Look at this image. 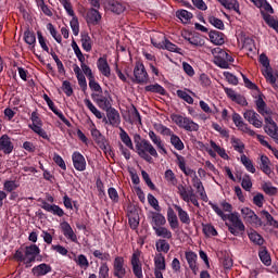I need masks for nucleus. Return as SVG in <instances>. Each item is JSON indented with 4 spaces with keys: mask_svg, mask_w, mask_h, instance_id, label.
I'll return each instance as SVG.
<instances>
[{
    "mask_svg": "<svg viewBox=\"0 0 278 278\" xmlns=\"http://www.w3.org/2000/svg\"><path fill=\"white\" fill-rule=\"evenodd\" d=\"M47 29L50 33V35L52 36V38H54V40L59 43L62 45V35H60L58 33V30L55 29V26H53V24L48 23L47 24Z\"/></svg>",
    "mask_w": 278,
    "mask_h": 278,
    "instance_id": "52",
    "label": "nucleus"
},
{
    "mask_svg": "<svg viewBox=\"0 0 278 278\" xmlns=\"http://www.w3.org/2000/svg\"><path fill=\"white\" fill-rule=\"evenodd\" d=\"M249 240L253 242V244H256V247H263L264 245V237L260 235L256 230H251L248 232Z\"/></svg>",
    "mask_w": 278,
    "mask_h": 278,
    "instance_id": "37",
    "label": "nucleus"
},
{
    "mask_svg": "<svg viewBox=\"0 0 278 278\" xmlns=\"http://www.w3.org/2000/svg\"><path fill=\"white\" fill-rule=\"evenodd\" d=\"M43 101H46L48 108L51 110V112H53V114H55V116H58L60 118V121H62V123H64V125H66V127H72L73 125L71 124V122L66 118V116H64V113H62V111L58 110V108L55 106V103H53V101L51 100V98H49L47 96V93L43 94Z\"/></svg>",
    "mask_w": 278,
    "mask_h": 278,
    "instance_id": "13",
    "label": "nucleus"
},
{
    "mask_svg": "<svg viewBox=\"0 0 278 278\" xmlns=\"http://www.w3.org/2000/svg\"><path fill=\"white\" fill-rule=\"evenodd\" d=\"M87 23L99 25L101 22V12H99V9L91 8L87 13Z\"/></svg>",
    "mask_w": 278,
    "mask_h": 278,
    "instance_id": "26",
    "label": "nucleus"
},
{
    "mask_svg": "<svg viewBox=\"0 0 278 278\" xmlns=\"http://www.w3.org/2000/svg\"><path fill=\"white\" fill-rule=\"evenodd\" d=\"M72 162L75 170H78L79 173H84V170H86V157L79 151L73 152Z\"/></svg>",
    "mask_w": 278,
    "mask_h": 278,
    "instance_id": "17",
    "label": "nucleus"
},
{
    "mask_svg": "<svg viewBox=\"0 0 278 278\" xmlns=\"http://www.w3.org/2000/svg\"><path fill=\"white\" fill-rule=\"evenodd\" d=\"M188 92H190L191 94H194V92H192L188 88H185V90L178 89L176 91V94H177L178 99H181L182 101H185L189 105H192L194 103V99L191 96H189Z\"/></svg>",
    "mask_w": 278,
    "mask_h": 278,
    "instance_id": "31",
    "label": "nucleus"
},
{
    "mask_svg": "<svg viewBox=\"0 0 278 278\" xmlns=\"http://www.w3.org/2000/svg\"><path fill=\"white\" fill-rule=\"evenodd\" d=\"M61 229L63 231V236H65L67 240H71V242H77V235L68 222L61 223Z\"/></svg>",
    "mask_w": 278,
    "mask_h": 278,
    "instance_id": "23",
    "label": "nucleus"
},
{
    "mask_svg": "<svg viewBox=\"0 0 278 278\" xmlns=\"http://www.w3.org/2000/svg\"><path fill=\"white\" fill-rule=\"evenodd\" d=\"M239 181H241V188L245 190V192H251V188H253V181H251V176L249 174H245L242 178V176H237Z\"/></svg>",
    "mask_w": 278,
    "mask_h": 278,
    "instance_id": "39",
    "label": "nucleus"
},
{
    "mask_svg": "<svg viewBox=\"0 0 278 278\" xmlns=\"http://www.w3.org/2000/svg\"><path fill=\"white\" fill-rule=\"evenodd\" d=\"M99 278H110V266L108 263H101L99 267Z\"/></svg>",
    "mask_w": 278,
    "mask_h": 278,
    "instance_id": "63",
    "label": "nucleus"
},
{
    "mask_svg": "<svg viewBox=\"0 0 278 278\" xmlns=\"http://www.w3.org/2000/svg\"><path fill=\"white\" fill-rule=\"evenodd\" d=\"M24 40L26 42V45H30L34 47H36V34L29 29H27L26 31H24Z\"/></svg>",
    "mask_w": 278,
    "mask_h": 278,
    "instance_id": "53",
    "label": "nucleus"
},
{
    "mask_svg": "<svg viewBox=\"0 0 278 278\" xmlns=\"http://www.w3.org/2000/svg\"><path fill=\"white\" fill-rule=\"evenodd\" d=\"M241 215L243 220H245L252 227H262V218L255 214V211L251 210L250 207L241 208Z\"/></svg>",
    "mask_w": 278,
    "mask_h": 278,
    "instance_id": "10",
    "label": "nucleus"
},
{
    "mask_svg": "<svg viewBox=\"0 0 278 278\" xmlns=\"http://www.w3.org/2000/svg\"><path fill=\"white\" fill-rule=\"evenodd\" d=\"M97 66L98 71H100L104 77H110V75H112V70L108 63V56H100L97 61Z\"/></svg>",
    "mask_w": 278,
    "mask_h": 278,
    "instance_id": "21",
    "label": "nucleus"
},
{
    "mask_svg": "<svg viewBox=\"0 0 278 278\" xmlns=\"http://www.w3.org/2000/svg\"><path fill=\"white\" fill-rule=\"evenodd\" d=\"M167 222L173 231H175V229H179V219L177 218V214L173 207H168L167 210Z\"/></svg>",
    "mask_w": 278,
    "mask_h": 278,
    "instance_id": "27",
    "label": "nucleus"
},
{
    "mask_svg": "<svg viewBox=\"0 0 278 278\" xmlns=\"http://www.w3.org/2000/svg\"><path fill=\"white\" fill-rule=\"evenodd\" d=\"M164 45V49H166V51H170L172 53H178L179 55H184V53L181 52V48L177 47V45L170 42V40L165 39L163 41Z\"/></svg>",
    "mask_w": 278,
    "mask_h": 278,
    "instance_id": "49",
    "label": "nucleus"
},
{
    "mask_svg": "<svg viewBox=\"0 0 278 278\" xmlns=\"http://www.w3.org/2000/svg\"><path fill=\"white\" fill-rule=\"evenodd\" d=\"M220 5H223L226 10H233L237 14H241L240 12V2L238 0H217Z\"/></svg>",
    "mask_w": 278,
    "mask_h": 278,
    "instance_id": "28",
    "label": "nucleus"
},
{
    "mask_svg": "<svg viewBox=\"0 0 278 278\" xmlns=\"http://www.w3.org/2000/svg\"><path fill=\"white\" fill-rule=\"evenodd\" d=\"M241 164H243L248 173L255 174V165H253V161H251V159H249V156L245 154L241 155Z\"/></svg>",
    "mask_w": 278,
    "mask_h": 278,
    "instance_id": "47",
    "label": "nucleus"
},
{
    "mask_svg": "<svg viewBox=\"0 0 278 278\" xmlns=\"http://www.w3.org/2000/svg\"><path fill=\"white\" fill-rule=\"evenodd\" d=\"M202 227H203V229H202L203 233L206 235L207 237H210V236H218V231H216V228L213 225H211V224H205V225L202 224Z\"/></svg>",
    "mask_w": 278,
    "mask_h": 278,
    "instance_id": "64",
    "label": "nucleus"
},
{
    "mask_svg": "<svg viewBox=\"0 0 278 278\" xmlns=\"http://www.w3.org/2000/svg\"><path fill=\"white\" fill-rule=\"evenodd\" d=\"M38 255H40V248L36 244H30L26 245L24 250L23 248L16 250L13 257L16 262H23L26 268H31V264L36 262Z\"/></svg>",
    "mask_w": 278,
    "mask_h": 278,
    "instance_id": "3",
    "label": "nucleus"
},
{
    "mask_svg": "<svg viewBox=\"0 0 278 278\" xmlns=\"http://www.w3.org/2000/svg\"><path fill=\"white\" fill-rule=\"evenodd\" d=\"M148 218H151L150 225L152 226L153 231L166 225V217L157 211L156 212L151 211L148 215Z\"/></svg>",
    "mask_w": 278,
    "mask_h": 278,
    "instance_id": "16",
    "label": "nucleus"
},
{
    "mask_svg": "<svg viewBox=\"0 0 278 278\" xmlns=\"http://www.w3.org/2000/svg\"><path fill=\"white\" fill-rule=\"evenodd\" d=\"M140 251H136L130 258V264L132 266V273L137 278H144L142 274V263L140 262Z\"/></svg>",
    "mask_w": 278,
    "mask_h": 278,
    "instance_id": "15",
    "label": "nucleus"
},
{
    "mask_svg": "<svg viewBox=\"0 0 278 278\" xmlns=\"http://www.w3.org/2000/svg\"><path fill=\"white\" fill-rule=\"evenodd\" d=\"M91 136L94 140V142L98 144L99 149L101 151H104V153H109L112 155V147H110V143L108 142V139H105V136L101 134L99 129H97V125L94 123H91Z\"/></svg>",
    "mask_w": 278,
    "mask_h": 278,
    "instance_id": "7",
    "label": "nucleus"
},
{
    "mask_svg": "<svg viewBox=\"0 0 278 278\" xmlns=\"http://www.w3.org/2000/svg\"><path fill=\"white\" fill-rule=\"evenodd\" d=\"M258 257L264 264V266H270L273 264V260L270 258V253H268V249L266 247H261L258 251Z\"/></svg>",
    "mask_w": 278,
    "mask_h": 278,
    "instance_id": "34",
    "label": "nucleus"
},
{
    "mask_svg": "<svg viewBox=\"0 0 278 278\" xmlns=\"http://www.w3.org/2000/svg\"><path fill=\"white\" fill-rule=\"evenodd\" d=\"M170 144L176 149V151H184L186 149V146L184 144V141H181V138L177 135H172L170 137Z\"/></svg>",
    "mask_w": 278,
    "mask_h": 278,
    "instance_id": "48",
    "label": "nucleus"
},
{
    "mask_svg": "<svg viewBox=\"0 0 278 278\" xmlns=\"http://www.w3.org/2000/svg\"><path fill=\"white\" fill-rule=\"evenodd\" d=\"M174 155L176 157L177 166L180 168L181 172H184L185 175L190 176L192 173H194V170L186 168V157H184L177 152H174Z\"/></svg>",
    "mask_w": 278,
    "mask_h": 278,
    "instance_id": "29",
    "label": "nucleus"
},
{
    "mask_svg": "<svg viewBox=\"0 0 278 278\" xmlns=\"http://www.w3.org/2000/svg\"><path fill=\"white\" fill-rule=\"evenodd\" d=\"M74 261L77 266H79V268H83L84 270H87V268L90 266L88 257H86V255L84 254H79Z\"/></svg>",
    "mask_w": 278,
    "mask_h": 278,
    "instance_id": "51",
    "label": "nucleus"
},
{
    "mask_svg": "<svg viewBox=\"0 0 278 278\" xmlns=\"http://www.w3.org/2000/svg\"><path fill=\"white\" fill-rule=\"evenodd\" d=\"M134 142L136 147L137 154L141 160H144L149 164L153 163V157H159L157 150L151 143V141L147 139H142V137L138 134L134 136Z\"/></svg>",
    "mask_w": 278,
    "mask_h": 278,
    "instance_id": "2",
    "label": "nucleus"
},
{
    "mask_svg": "<svg viewBox=\"0 0 278 278\" xmlns=\"http://www.w3.org/2000/svg\"><path fill=\"white\" fill-rule=\"evenodd\" d=\"M212 53L214 55L213 62L219 68H229V64L233 62V56L220 48L213 49Z\"/></svg>",
    "mask_w": 278,
    "mask_h": 278,
    "instance_id": "6",
    "label": "nucleus"
},
{
    "mask_svg": "<svg viewBox=\"0 0 278 278\" xmlns=\"http://www.w3.org/2000/svg\"><path fill=\"white\" fill-rule=\"evenodd\" d=\"M164 179L172 184V186H177V176L175 175V172L173 169H167L164 174Z\"/></svg>",
    "mask_w": 278,
    "mask_h": 278,
    "instance_id": "59",
    "label": "nucleus"
},
{
    "mask_svg": "<svg viewBox=\"0 0 278 278\" xmlns=\"http://www.w3.org/2000/svg\"><path fill=\"white\" fill-rule=\"evenodd\" d=\"M84 103H85L86 108H88V110L91 113H93V116H96V118H99V119L103 118V113H101V111H99L97 109V106H94V104L92 103V101H90V99H88V98L85 99Z\"/></svg>",
    "mask_w": 278,
    "mask_h": 278,
    "instance_id": "44",
    "label": "nucleus"
},
{
    "mask_svg": "<svg viewBox=\"0 0 278 278\" xmlns=\"http://www.w3.org/2000/svg\"><path fill=\"white\" fill-rule=\"evenodd\" d=\"M260 168L265 175H270L273 169H270V159L266 155H261Z\"/></svg>",
    "mask_w": 278,
    "mask_h": 278,
    "instance_id": "40",
    "label": "nucleus"
},
{
    "mask_svg": "<svg viewBox=\"0 0 278 278\" xmlns=\"http://www.w3.org/2000/svg\"><path fill=\"white\" fill-rule=\"evenodd\" d=\"M211 147L219 155V157H223V160H229V155L225 149L220 148V146L216 144V142L211 140Z\"/></svg>",
    "mask_w": 278,
    "mask_h": 278,
    "instance_id": "54",
    "label": "nucleus"
},
{
    "mask_svg": "<svg viewBox=\"0 0 278 278\" xmlns=\"http://www.w3.org/2000/svg\"><path fill=\"white\" fill-rule=\"evenodd\" d=\"M21 185L16 182V180H5L3 184V190L5 192H12L13 190H16Z\"/></svg>",
    "mask_w": 278,
    "mask_h": 278,
    "instance_id": "61",
    "label": "nucleus"
},
{
    "mask_svg": "<svg viewBox=\"0 0 278 278\" xmlns=\"http://www.w3.org/2000/svg\"><path fill=\"white\" fill-rule=\"evenodd\" d=\"M258 62L264 66L263 76L266 79L267 84L278 88V71L273 72V67H270V60L265 53L260 55Z\"/></svg>",
    "mask_w": 278,
    "mask_h": 278,
    "instance_id": "4",
    "label": "nucleus"
},
{
    "mask_svg": "<svg viewBox=\"0 0 278 278\" xmlns=\"http://www.w3.org/2000/svg\"><path fill=\"white\" fill-rule=\"evenodd\" d=\"M113 276L116 278L127 277V267L123 256H116L113 261Z\"/></svg>",
    "mask_w": 278,
    "mask_h": 278,
    "instance_id": "11",
    "label": "nucleus"
},
{
    "mask_svg": "<svg viewBox=\"0 0 278 278\" xmlns=\"http://www.w3.org/2000/svg\"><path fill=\"white\" fill-rule=\"evenodd\" d=\"M256 8H263L265 12H269V14H275V10L273 9V5L268 3L266 0H250Z\"/></svg>",
    "mask_w": 278,
    "mask_h": 278,
    "instance_id": "42",
    "label": "nucleus"
},
{
    "mask_svg": "<svg viewBox=\"0 0 278 278\" xmlns=\"http://www.w3.org/2000/svg\"><path fill=\"white\" fill-rule=\"evenodd\" d=\"M31 131H34L35 134H38V136L43 140H48V141L51 140V135L47 134V131L43 130L42 126H34Z\"/></svg>",
    "mask_w": 278,
    "mask_h": 278,
    "instance_id": "60",
    "label": "nucleus"
},
{
    "mask_svg": "<svg viewBox=\"0 0 278 278\" xmlns=\"http://www.w3.org/2000/svg\"><path fill=\"white\" fill-rule=\"evenodd\" d=\"M208 205L212 207L213 212L222 218V220L226 222V227H228V231L232 236H244V231H247V226H244V223L240 218V213L238 212H232L233 206L229 204L228 202H222V207H218V204L208 202ZM229 212L230 214H225L224 212ZM228 220V223H227Z\"/></svg>",
    "mask_w": 278,
    "mask_h": 278,
    "instance_id": "1",
    "label": "nucleus"
},
{
    "mask_svg": "<svg viewBox=\"0 0 278 278\" xmlns=\"http://www.w3.org/2000/svg\"><path fill=\"white\" fill-rule=\"evenodd\" d=\"M109 5L111 12H113L114 14H123V12H125V7L118 1L113 0L109 3Z\"/></svg>",
    "mask_w": 278,
    "mask_h": 278,
    "instance_id": "50",
    "label": "nucleus"
},
{
    "mask_svg": "<svg viewBox=\"0 0 278 278\" xmlns=\"http://www.w3.org/2000/svg\"><path fill=\"white\" fill-rule=\"evenodd\" d=\"M231 144H232L235 151H237L238 153H241V154L244 153V142H242V140H240L236 137H232Z\"/></svg>",
    "mask_w": 278,
    "mask_h": 278,
    "instance_id": "57",
    "label": "nucleus"
},
{
    "mask_svg": "<svg viewBox=\"0 0 278 278\" xmlns=\"http://www.w3.org/2000/svg\"><path fill=\"white\" fill-rule=\"evenodd\" d=\"M106 112V117L103 118V123H109L112 127H118L121 125V114L116 111V109L111 108L104 110Z\"/></svg>",
    "mask_w": 278,
    "mask_h": 278,
    "instance_id": "14",
    "label": "nucleus"
},
{
    "mask_svg": "<svg viewBox=\"0 0 278 278\" xmlns=\"http://www.w3.org/2000/svg\"><path fill=\"white\" fill-rule=\"evenodd\" d=\"M154 232L159 238H165L166 240H170L173 238V232L164 226L155 228Z\"/></svg>",
    "mask_w": 278,
    "mask_h": 278,
    "instance_id": "46",
    "label": "nucleus"
},
{
    "mask_svg": "<svg viewBox=\"0 0 278 278\" xmlns=\"http://www.w3.org/2000/svg\"><path fill=\"white\" fill-rule=\"evenodd\" d=\"M193 16L194 15L188 10L180 9L176 11V17L179 18V21H181L182 23L184 21L186 23H188V21H192Z\"/></svg>",
    "mask_w": 278,
    "mask_h": 278,
    "instance_id": "45",
    "label": "nucleus"
},
{
    "mask_svg": "<svg viewBox=\"0 0 278 278\" xmlns=\"http://www.w3.org/2000/svg\"><path fill=\"white\" fill-rule=\"evenodd\" d=\"M80 42L84 51H86L87 53H90V51H92V38H90V35H88V33L80 34Z\"/></svg>",
    "mask_w": 278,
    "mask_h": 278,
    "instance_id": "33",
    "label": "nucleus"
},
{
    "mask_svg": "<svg viewBox=\"0 0 278 278\" xmlns=\"http://www.w3.org/2000/svg\"><path fill=\"white\" fill-rule=\"evenodd\" d=\"M146 92H153L154 94H161L162 97H166V89L162 87L160 84L148 85L144 87Z\"/></svg>",
    "mask_w": 278,
    "mask_h": 278,
    "instance_id": "36",
    "label": "nucleus"
},
{
    "mask_svg": "<svg viewBox=\"0 0 278 278\" xmlns=\"http://www.w3.org/2000/svg\"><path fill=\"white\" fill-rule=\"evenodd\" d=\"M185 257L188 262L189 268L192 270L193 275H197L199 273V266H197V260L198 255L197 253L189 251L185 253Z\"/></svg>",
    "mask_w": 278,
    "mask_h": 278,
    "instance_id": "24",
    "label": "nucleus"
},
{
    "mask_svg": "<svg viewBox=\"0 0 278 278\" xmlns=\"http://www.w3.org/2000/svg\"><path fill=\"white\" fill-rule=\"evenodd\" d=\"M119 138L127 149L134 151V142L131 141V137H129V134H127V131L123 128H119Z\"/></svg>",
    "mask_w": 278,
    "mask_h": 278,
    "instance_id": "38",
    "label": "nucleus"
},
{
    "mask_svg": "<svg viewBox=\"0 0 278 278\" xmlns=\"http://www.w3.org/2000/svg\"><path fill=\"white\" fill-rule=\"evenodd\" d=\"M170 118L177 127L180 129H184L185 131H199V124L197 122L192 121V118L182 116L179 114H172Z\"/></svg>",
    "mask_w": 278,
    "mask_h": 278,
    "instance_id": "5",
    "label": "nucleus"
},
{
    "mask_svg": "<svg viewBox=\"0 0 278 278\" xmlns=\"http://www.w3.org/2000/svg\"><path fill=\"white\" fill-rule=\"evenodd\" d=\"M208 23L213 25V27H216V29H220L222 31L225 29V23L216 16H208Z\"/></svg>",
    "mask_w": 278,
    "mask_h": 278,
    "instance_id": "58",
    "label": "nucleus"
},
{
    "mask_svg": "<svg viewBox=\"0 0 278 278\" xmlns=\"http://www.w3.org/2000/svg\"><path fill=\"white\" fill-rule=\"evenodd\" d=\"M41 208L50 214H53L54 216H59L60 218L64 216V210H62V207H60L58 204H50L47 201H42Z\"/></svg>",
    "mask_w": 278,
    "mask_h": 278,
    "instance_id": "20",
    "label": "nucleus"
},
{
    "mask_svg": "<svg viewBox=\"0 0 278 278\" xmlns=\"http://www.w3.org/2000/svg\"><path fill=\"white\" fill-rule=\"evenodd\" d=\"M257 140L261 142L262 147H266V149H269V151H273L276 160H278V150L274 149L268 141L264 139V135H257Z\"/></svg>",
    "mask_w": 278,
    "mask_h": 278,
    "instance_id": "55",
    "label": "nucleus"
},
{
    "mask_svg": "<svg viewBox=\"0 0 278 278\" xmlns=\"http://www.w3.org/2000/svg\"><path fill=\"white\" fill-rule=\"evenodd\" d=\"M30 121L33 124H29V129H34L35 127H42V119L38 116V112L34 111L30 115Z\"/></svg>",
    "mask_w": 278,
    "mask_h": 278,
    "instance_id": "56",
    "label": "nucleus"
},
{
    "mask_svg": "<svg viewBox=\"0 0 278 278\" xmlns=\"http://www.w3.org/2000/svg\"><path fill=\"white\" fill-rule=\"evenodd\" d=\"M0 151H2L4 155H10V153L14 151V143H12L10 136L2 135L0 137Z\"/></svg>",
    "mask_w": 278,
    "mask_h": 278,
    "instance_id": "19",
    "label": "nucleus"
},
{
    "mask_svg": "<svg viewBox=\"0 0 278 278\" xmlns=\"http://www.w3.org/2000/svg\"><path fill=\"white\" fill-rule=\"evenodd\" d=\"M243 117L250 125H253V127H256V129H262L263 122L260 121V114L255 112L254 110H248L244 112Z\"/></svg>",
    "mask_w": 278,
    "mask_h": 278,
    "instance_id": "18",
    "label": "nucleus"
},
{
    "mask_svg": "<svg viewBox=\"0 0 278 278\" xmlns=\"http://www.w3.org/2000/svg\"><path fill=\"white\" fill-rule=\"evenodd\" d=\"M208 38L213 45H225V34L218 31V30H211L208 33Z\"/></svg>",
    "mask_w": 278,
    "mask_h": 278,
    "instance_id": "30",
    "label": "nucleus"
},
{
    "mask_svg": "<svg viewBox=\"0 0 278 278\" xmlns=\"http://www.w3.org/2000/svg\"><path fill=\"white\" fill-rule=\"evenodd\" d=\"M185 40L191 43L192 47H203V45H205V39L201 38V35L199 33H194L193 35L185 37Z\"/></svg>",
    "mask_w": 278,
    "mask_h": 278,
    "instance_id": "32",
    "label": "nucleus"
},
{
    "mask_svg": "<svg viewBox=\"0 0 278 278\" xmlns=\"http://www.w3.org/2000/svg\"><path fill=\"white\" fill-rule=\"evenodd\" d=\"M148 203L153 207V210H155V212H162V207L160 206V202L156 200L155 195L149 193Z\"/></svg>",
    "mask_w": 278,
    "mask_h": 278,
    "instance_id": "62",
    "label": "nucleus"
},
{
    "mask_svg": "<svg viewBox=\"0 0 278 278\" xmlns=\"http://www.w3.org/2000/svg\"><path fill=\"white\" fill-rule=\"evenodd\" d=\"M269 115H263L265 118L266 126L264 127V131L267 136H270L276 142H278V126L275 119Z\"/></svg>",
    "mask_w": 278,
    "mask_h": 278,
    "instance_id": "12",
    "label": "nucleus"
},
{
    "mask_svg": "<svg viewBox=\"0 0 278 278\" xmlns=\"http://www.w3.org/2000/svg\"><path fill=\"white\" fill-rule=\"evenodd\" d=\"M92 101L100 108V110H110L112 108V96L110 91L104 90L99 93H91Z\"/></svg>",
    "mask_w": 278,
    "mask_h": 278,
    "instance_id": "8",
    "label": "nucleus"
},
{
    "mask_svg": "<svg viewBox=\"0 0 278 278\" xmlns=\"http://www.w3.org/2000/svg\"><path fill=\"white\" fill-rule=\"evenodd\" d=\"M154 270H166V257L164 256V254L159 253L155 255L154 257Z\"/></svg>",
    "mask_w": 278,
    "mask_h": 278,
    "instance_id": "35",
    "label": "nucleus"
},
{
    "mask_svg": "<svg viewBox=\"0 0 278 278\" xmlns=\"http://www.w3.org/2000/svg\"><path fill=\"white\" fill-rule=\"evenodd\" d=\"M134 84H149V73H147V68L144 64L141 62H137L134 68V76L130 77Z\"/></svg>",
    "mask_w": 278,
    "mask_h": 278,
    "instance_id": "9",
    "label": "nucleus"
},
{
    "mask_svg": "<svg viewBox=\"0 0 278 278\" xmlns=\"http://www.w3.org/2000/svg\"><path fill=\"white\" fill-rule=\"evenodd\" d=\"M255 103H256V110H257L258 114H261L262 116H268L269 114H273V111L270 109H268V106L266 105V102L264 101V98H262V96H258Z\"/></svg>",
    "mask_w": 278,
    "mask_h": 278,
    "instance_id": "25",
    "label": "nucleus"
},
{
    "mask_svg": "<svg viewBox=\"0 0 278 278\" xmlns=\"http://www.w3.org/2000/svg\"><path fill=\"white\" fill-rule=\"evenodd\" d=\"M176 212H178V218L182 225H190V215L188 212L184 211L181 206L179 205H174Z\"/></svg>",
    "mask_w": 278,
    "mask_h": 278,
    "instance_id": "41",
    "label": "nucleus"
},
{
    "mask_svg": "<svg viewBox=\"0 0 278 278\" xmlns=\"http://www.w3.org/2000/svg\"><path fill=\"white\" fill-rule=\"evenodd\" d=\"M155 248L157 253H168V251H170V243L165 239H159L155 242Z\"/></svg>",
    "mask_w": 278,
    "mask_h": 278,
    "instance_id": "43",
    "label": "nucleus"
},
{
    "mask_svg": "<svg viewBox=\"0 0 278 278\" xmlns=\"http://www.w3.org/2000/svg\"><path fill=\"white\" fill-rule=\"evenodd\" d=\"M52 267L49 264L41 263L35 267H33L31 273L35 277H45V275H49L51 273Z\"/></svg>",
    "mask_w": 278,
    "mask_h": 278,
    "instance_id": "22",
    "label": "nucleus"
}]
</instances>
